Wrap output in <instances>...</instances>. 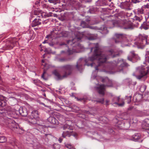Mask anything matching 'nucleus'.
<instances>
[{"instance_id":"obj_18","label":"nucleus","mask_w":149,"mask_h":149,"mask_svg":"<svg viewBox=\"0 0 149 149\" xmlns=\"http://www.w3.org/2000/svg\"><path fill=\"white\" fill-rule=\"evenodd\" d=\"M38 117V111L37 110L33 111L30 115V118L31 119H34L36 120L37 118Z\"/></svg>"},{"instance_id":"obj_38","label":"nucleus","mask_w":149,"mask_h":149,"mask_svg":"<svg viewBox=\"0 0 149 149\" xmlns=\"http://www.w3.org/2000/svg\"><path fill=\"white\" fill-rule=\"evenodd\" d=\"M88 24L85 21L81 22V26L83 28H87Z\"/></svg>"},{"instance_id":"obj_16","label":"nucleus","mask_w":149,"mask_h":149,"mask_svg":"<svg viewBox=\"0 0 149 149\" xmlns=\"http://www.w3.org/2000/svg\"><path fill=\"white\" fill-rule=\"evenodd\" d=\"M102 81L103 83H107V84L105 85V87H112L113 86V84L111 80L109 79L107 77L104 78H102Z\"/></svg>"},{"instance_id":"obj_62","label":"nucleus","mask_w":149,"mask_h":149,"mask_svg":"<svg viewBox=\"0 0 149 149\" xmlns=\"http://www.w3.org/2000/svg\"><path fill=\"white\" fill-rule=\"evenodd\" d=\"M146 20L145 21L146 22L148 23L149 24V17H148L147 18L145 17Z\"/></svg>"},{"instance_id":"obj_59","label":"nucleus","mask_w":149,"mask_h":149,"mask_svg":"<svg viewBox=\"0 0 149 149\" xmlns=\"http://www.w3.org/2000/svg\"><path fill=\"white\" fill-rule=\"evenodd\" d=\"M87 28H89L90 29H96V27H94V26H89L88 25V27Z\"/></svg>"},{"instance_id":"obj_22","label":"nucleus","mask_w":149,"mask_h":149,"mask_svg":"<svg viewBox=\"0 0 149 149\" xmlns=\"http://www.w3.org/2000/svg\"><path fill=\"white\" fill-rule=\"evenodd\" d=\"M6 97L2 96H0V106L4 107L6 104L7 100Z\"/></svg>"},{"instance_id":"obj_17","label":"nucleus","mask_w":149,"mask_h":149,"mask_svg":"<svg viewBox=\"0 0 149 149\" xmlns=\"http://www.w3.org/2000/svg\"><path fill=\"white\" fill-rule=\"evenodd\" d=\"M130 6V3L127 1L121 3L120 5V7L121 8L127 10H131Z\"/></svg>"},{"instance_id":"obj_9","label":"nucleus","mask_w":149,"mask_h":149,"mask_svg":"<svg viewBox=\"0 0 149 149\" xmlns=\"http://www.w3.org/2000/svg\"><path fill=\"white\" fill-rule=\"evenodd\" d=\"M112 102L113 104H116L120 107L123 106L125 104L123 100L120 99L119 97H113L112 99Z\"/></svg>"},{"instance_id":"obj_51","label":"nucleus","mask_w":149,"mask_h":149,"mask_svg":"<svg viewBox=\"0 0 149 149\" xmlns=\"http://www.w3.org/2000/svg\"><path fill=\"white\" fill-rule=\"evenodd\" d=\"M60 147V145L58 144H55L54 145L53 148L54 149H58Z\"/></svg>"},{"instance_id":"obj_5","label":"nucleus","mask_w":149,"mask_h":149,"mask_svg":"<svg viewBox=\"0 0 149 149\" xmlns=\"http://www.w3.org/2000/svg\"><path fill=\"white\" fill-rule=\"evenodd\" d=\"M7 123L8 127L14 132L19 134H21L24 131L23 128L19 126L18 124L14 120L9 119Z\"/></svg>"},{"instance_id":"obj_42","label":"nucleus","mask_w":149,"mask_h":149,"mask_svg":"<svg viewBox=\"0 0 149 149\" xmlns=\"http://www.w3.org/2000/svg\"><path fill=\"white\" fill-rule=\"evenodd\" d=\"M125 84L129 86L131 84H132V81L131 80L129 79H126L125 80Z\"/></svg>"},{"instance_id":"obj_47","label":"nucleus","mask_w":149,"mask_h":149,"mask_svg":"<svg viewBox=\"0 0 149 149\" xmlns=\"http://www.w3.org/2000/svg\"><path fill=\"white\" fill-rule=\"evenodd\" d=\"M48 1L50 3H52L54 4H56L58 2V1L57 0H48Z\"/></svg>"},{"instance_id":"obj_4","label":"nucleus","mask_w":149,"mask_h":149,"mask_svg":"<svg viewBox=\"0 0 149 149\" xmlns=\"http://www.w3.org/2000/svg\"><path fill=\"white\" fill-rule=\"evenodd\" d=\"M136 40L134 42L135 46L139 48H143L146 45L149 44V35L146 36L139 34L136 37Z\"/></svg>"},{"instance_id":"obj_11","label":"nucleus","mask_w":149,"mask_h":149,"mask_svg":"<svg viewBox=\"0 0 149 149\" xmlns=\"http://www.w3.org/2000/svg\"><path fill=\"white\" fill-rule=\"evenodd\" d=\"M115 36L117 39L115 40V42L116 43H121L122 40L124 39L126 37L125 35L122 33H116Z\"/></svg>"},{"instance_id":"obj_37","label":"nucleus","mask_w":149,"mask_h":149,"mask_svg":"<svg viewBox=\"0 0 149 149\" xmlns=\"http://www.w3.org/2000/svg\"><path fill=\"white\" fill-rule=\"evenodd\" d=\"M143 19V18L142 15H141L140 17L135 15L134 17V19H133V20H135L141 22Z\"/></svg>"},{"instance_id":"obj_39","label":"nucleus","mask_w":149,"mask_h":149,"mask_svg":"<svg viewBox=\"0 0 149 149\" xmlns=\"http://www.w3.org/2000/svg\"><path fill=\"white\" fill-rule=\"evenodd\" d=\"M145 61L146 62L149 63V50L146 52L145 56Z\"/></svg>"},{"instance_id":"obj_52","label":"nucleus","mask_w":149,"mask_h":149,"mask_svg":"<svg viewBox=\"0 0 149 149\" xmlns=\"http://www.w3.org/2000/svg\"><path fill=\"white\" fill-rule=\"evenodd\" d=\"M133 14L132 13L128 12L127 13H126V15L127 17H130L133 15Z\"/></svg>"},{"instance_id":"obj_60","label":"nucleus","mask_w":149,"mask_h":149,"mask_svg":"<svg viewBox=\"0 0 149 149\" xmlns=\"http://www.w3.org/2000/svg\"><path fill=\"white\" fill-rule=\"evenodd\" d=\"M101 30H102L103 31L107 30V27L104 26H103L102 27H101Z\"/></svg>"},{"instance_id":"obj_1","label":"nucleus","mask_w":149,"mask_h":149,"mask_svg":"<svg viewBox=\"0 0 149 149\" xmlns=\"http://www.w3.org/2000/svg\"><path fill=\"white\" fill-rule=\"evenodd\" d=\"M89 45L91 52L94 49L93 54L88 58L90 61H93L95 60H98L100 62L103 63L110 58H114L120 56L118 52L113 49L107 51L106 54H103L102 49L98 43H91Z\"/></svg>"},{"instance_id":"obj_30","label":"nucleus","mask_w":149,"mask_h":149,"mask_svg":"<svg viewBox=\"0 0 149 149\" xmlns=\"http://www.w3.org/2000/svg\"><path fill=\"white\" fill-rule=\"evenodd\" d=\"M44 13V12H42L41 10H35L34 12V14L35 15H38L40 14L41 16H40L41 17V18H42L43 17Z\"/></svg>"},{"instance_id":"obj_29","label":"nucleus","mask_w":149,"mask_h":149,"mask_svg":"<svg viewBox=\"0 0 149 149\" xmlns=\"http://www.w3.org/2000/svg\"><path fill=\"white\" fill-rule=\"evenodd\" d=\"M61 32V31L59 30H58L57 29H53V31L52 33V34L53 35L56 34V36H55V37L56 38L60 37L58 36H59Z\"/></svg>"},{"instance_id":"obj_54","label":"nucleus","mask_w":149,"mask_h":149,"mask_svg":"<svg viewBox=\"0 0 149 149\" xmlns=\"http://www.w3.org/2000/svg\"><path fill=\"white\" fill-rule=\"evenodd\" d=\"M66 58H62L59 59V61L60 62H64L67 61Z\"/></svg>"},{"instance_id":"obj_10","label":"nucleus","mask_w":149,"mask_h":149,"mask_svg":"<svg viewBox=\"0 0 149 149\" xmlns=\"http://www.w3.org/2000/svg\"><path fill=\"white\" fill-rule=\"evenodd\" d=\"M4 111L6 115H9L13 118H16V116L15 114V111H12L10 107H6L4 108Z\"/></svg>"},{"instance_id":"obj_28","label":"nucleus","mask_w":149,"mask_h":149,"mask_svg":"<svg viewBox=\"0 0 149 149\" xmlns=\"http://www.w3.org/2000/svg\"><path fill=\"white\" fill-rule=\"evenodd\" d=\"M47 120L51 123L55 124L58 123V120L54 117L50 116L47 119Z\"/></svg>"},{"instance_id":"obj_31","label":"nucleus","mask_w":149,"mask_h":149,"mask_svg":"<svg viewBox=\"0 0 149 149\" xmlns=\"http://www.w3.org/2000/svg\"><path fill=\"white\" fill-rule=\"evenodd\" d=\"M71 135L72 134L71 132L66 131L63 132L62 135V136L63 138H65L66 136L70 137L71 136Z\"/></svg>"},{"instance_id":"obj_57","label":"nucleus","mask_w":149,"mask_h":149,"mask_svg":"<svg viewBox=\"0 0 149 149\" xmlns=\"http://www.w3.org/2000/svg\"><path fill=\"white\" fill-rule=\"evenodd\" d=\"M72 135L71 136H73L74 137H76L77 136V134L76 133L74 132L73 131L71 132Z\"/></svg>"},{"instance_id":"obj_53","label":"nucleus","mask_w":149,"mask_h":149,"mask_svg":"<svg viewBox=\"0 0 149 149\" xmlns=\"http://www.w3.org/2000/svg\"><path fill=\"white\" fill-rule=\"evenodd\" d=\"M46 72V71L45 70H44L41 76V77L45 80H47V78H45L44 77V74H45Z\"/></svg>"},{"instance_id":"obj_50","label":"nucleus","mask_w":149,"mask_h":149,"mask_svg":"<svg viewBox=\"0 0 149 149\" xmlns=\"http://www.w3.org/2000/svg\"><path fill=\"white\" fill-rule=\"evenodd\" d=\"M76 99L78 101H83L84 102H85V101L86 100V99L85 98H76Z\"/></svg>"},{"instance_id":"obj_25","label":"nucleus","mask_w":149,"mask_h":149,"mask_svg":"<svg viewBox=\"0 0 149 149\" xmlns=\"http://www.w3.org/2000/svg\"><path fill=\"white\" fill-rule=\"evenodd\" d=\"M141 137V135L139 133H136L132 136V140L135 141H137Z\"/></svg>"},{"instance_id":"obj_61","label":"nucleus","mask_w":149,"mask_h":149,"mask_svg":"<svg viewBox=\"0 0 149 149\" xmlns=\"http://www.w3.org/2000/svg\"><path fill=\"white\" fill-rule=\"evenodd\" d=\"M90 21V20L88 18H86L85 20V22L88 24H89Z\"/></svg>"},{"instance_id":"obj_14","label":"nucleus","mask_w":149,"mask_h":149,"mask_svg":"<svg viewBox=\"0 0 149 149\" xmlns=\"http://www.w3.org/2000/svg\"><path fill=\"white\" fill-rule=\"evenodd\" d=\"M40 16H39L35 18L32 22L31 24L32 27H34L36 26H38L41 24V21Z\"/></svg>"},{"instance_id":"obj_48","label":"nucleus","mask_w":149,"mask_h":149,"mask_svg":"<svg viewBox=\"0 0 149 149\" xmlns=\"http://www.w3.org/2000/svg\"><path fill=\"white\" fill-rule=\"evenodd\" d=\"M97 60L98 61V65L97 66L95 67V70H98V67L100 66L102 64L104 63L106 61L104 62L103 63H100L99 62V61L98 60Z\"/></svg>"},{"instance_id":"obj_55","label":"nucleus","mask_w":149,"mask_h":149,"mask_svg":"<svg viewBox=\"0 0 149 149\" xmlns=\"http://www.w3.org/2000/svg\"><path fill=\"white\" fill-rule=\"evenodd\" d=\"M132 2L135 3H138L140 2L139 0H132Z\"/></svg>"},{"instance_id":"obj_35","label":"nucleus","mask_w":149,"mask_h":149,"mask_svg":"<svg viewBox=\"0 0 149 149\" xmlns=\"http://www.w3.org/2000/svg\"><path fill=\"white\" fill-rule=\"evenodd\" d=\"M52 136L50 134H45L44 136H43V138L45 139V141H47L52 137Z\"/></svg>"},{"instance_id":"obj_15","label":"nucleus","mask_w":149,"mask_h":149,"mask_svg":"<svg viewBox=\"0 0 149 149\" xmlns=\"http://www.w3.org/2000/svg\"><path fill=\"white\" fill-rule=\"evenodd\" d=\"M19 112L22 116L25 117L26 116L28 113V111L26 108L24 107H21L19 110Z\"/></svg>"},{"instance_id":"obj_21","label":"nucleus","mask_w":149,"mask_h":149,"mask_svg":"<svg viewBox=\"0 0 149 149\" xmlns=\"http://www.w3.org/2000/svg\"><path fill=\"white\" fill-rule=\"evenodd\" d=\"M105 87V84L101 85L99 87L97 88V91L99 94L104 95V90Z\"/></svg>"},{"instance_id":"obj_44","label":"nucleus","mask_w":149,"mask_h":149,"mask_svg":"<svg viewBox=\"0 0 149 149\" xmlns=\"http://www.w3.org/2000/svg\"><path fill=\"white\" fill-rule=\"evenodd\" d=\"M70 127V125L66 124L64 125L62 127V128L63 130H65L67 129H69Z\"/></svg>"},{"instance_id":"obj_40","label":"nucleus","mask_w":149,"mask_h":149,"mask_svg":"<svg viewBox=\"0 0 149 149\" xmlns=\"http://www.w3.org/2000/svg\"><path fill=\"white\" fill-rule=\"evenodd\" d=\"M146 89V86L145 85H141L140 88V91L142 93Z\"/></svg>"},{"instance_id":"obj_41","label":"nucleus","mask_w":149,"mask_h":149,"mask_svg":"<svg viewBox=\"0 0 149 149\" xmlns=\"http://www.w3.org/2000/svg\"><path fill=\"white\" fill-rule=\"evenodd\" d=\"M144 10L143 8H139L137 9V13L138 14H142L144 13Z\"/></svg>"},{"instance_id":"obj_24","label":"nucleus","mask_w":149,"mask_h":149,"mask_svg":"<svg viewBox=\"0 0 149 149\" xmlns=\"http://www.w3.org/2000/svg\"><path fill=\"white\" fill-rule=\"evenodd\" d=\"M37 124L38 128L42 132H45L48 131V128L47 126L42 124Z\"/></svg>"},{"instance_id":"obj_12","label":"nucleus","mask_w":149,"mask_h":149,"mask_svg":"<svg viewBox=\"0 0 149 149\" xmlns=\"http://www.w3.org/2000/svg\"><path fill=\"white\" fill-rule=\"evenodd\" d=\"M52 73L55 76L56 79L57 80H61L65 78H66L64 73L63 75H61L56 70H54L52 72Z\"/></svg>"},{"instance_id":"obj_64","label":"nucleus","mask_w":149,"mask_h":149,"mask_svg":"<svg viewBox=\"0 0 149 149\" xmlns=\"http://www.w3.org/2000/svg\"><path fill=\"white\" fill-rule=\"evenodd\" d=\"M39 3H40L39 1H36L35 3V4L38 6V5H39Z\"/></svg>"},{"instance_id":"obj_20","label":"nucleus","mask_w":149,"mask_h":149,"mask_svg":"<svg viewBox=\"0 0 149 149\" xmlns=\"http://www.w3.org/2000/svg\"><path fill=\"white\" fill-rule=\"evenodd\" d=\"M142 128L143 129L147 130L149 129V119H145L142 125Z\"/></svg>"},{"instance_id":"obj_19","label":"nucleus","mask_w":149,"mask_h":149,"mask_svg":"<svg viewBox=\"0 0 149 149\" xmlns=\"http://www.w3.org/2000/svg\"><path fill=\"white\" fill-rule=\"evenodd\" d=\"M96 5L97 6H104L109 4L106 0H98L96 2Z\"/></svg>"},{"instance_id":"obj_34","label":"nucleus","mask_w":149,"mask_h":149,"mask_svg":"<svg viewBox=\"0 0 149 149\" xmlns=\"http://www.w3.org/2000/svg\"><path fill=\"white\" fill-rule=\"evenodd\" d=\"M122 125L123 126V127L122 128L125 130H127L129 128L130 125V124L127 122L122 123Z\"/></svg>"},{"instance_id":"obj_63","label":"nucleus","mask_w":149,"mask_h":149,"mask_svg":"<svg viewBox=\"0 0 149 149\" xmlns=\"http://www.w3.org/2000/svg\"><path fill=\"white\" fill-rule=\"evenodd\" d=\"M52 34H49L48 35H47V36L46 37V38H51L52 36Z\"/></svg>"},{"instance_id":"obj_3","label":"nucleus","mask_w":149,"mask_h":149,"mask_svg":"<svg viewBox=\"0 0 149 149\" xmlns=\"http://www.w3.org/2000/svg\"><path fill=\"white\" fill-rule=\"evenodd\" d=\"M108 23L111 25L110 28L118 26L121 29L125 30H132L134 28L132 23L126 19L122 20L118 25L117 21L112 20L108 21Z\"/></svg>"},{"instance_id":"obj_58","label":"nucleus","mask_w":149,"mask_h":149,"mask_svg":"<svg viewBox=\"0 0 149 149\" xmlns=\"http://www.w3.org/2000/svg\"><path fill=\"white\" fill-rule=\"evenodd\" d=\"M68 54L70 55L73 54V52L72 50L68 49Z\"/></svg>"},{"instance_id":"obj_33","label":"nucleus","mask_w":149,"mask_h":149,"mask_svg":"<svg viewBox=\"0 0 149 149\" xmlns=\"http://www.w3.org/2000/svg\"><path fill=\"white\" fill-rule=\"evenodd\" d=\"M68 32L66 31H61L60 33V34L59 36L60 37H67L68 36Z\"/></svg>"},{"instance_id":"obj_6","label":"nucleus","mask_w":149,"mask_h":149,"mask_svg":"<svg viewBox=\"0 0 149 149\" xmlns=\"http://www.w3.org/2000/svg\"><path fill=\"white\" fill-rule=\"evenodd\" d=\"M149 67L146 66H139L137 68V72L139 74L136 76V77L139 79L146 76L148 73Z\"/></svg>"},{"instance_id":"obj_8","label":"nucleus","mask_w":149,"mask_h":149,"mask_svg":"<svg viewBox=\"0 0 149 149\" xmlns=\"http://www.w3.org/2000/svg\"><path fill=\"white\" fill-rule=\"evenodd\" d=\"M18 44V43L16 38L12 39L10 41L7 42L6 44V49H11Z\"/></svg>"},{"instance_id":"obj_2","label":"nucleus","mask_w":149,"mask_h":149,"mask_svg":"<svg viewBox=\"0 0 149 149\" xmlns=\"http://www.w3.org/2000/svg\"><path fill=\"white\" fill-rule=\"evenodd\" d=\"M85 61V60H83L81 58L77 62L75 66L72 65L67 64L61 66V68L63 71L64 73L67 77L68 76L71 74L75 67L78 70H81L82 69V66L84 65V62Z\"/></svg>"},{"instance_id":"obj_36","label":"nucleus","mask_w":149,"mask_h":149,"mask_svg":"<svg viewBox=\"0 0 149 149\" xmlns=\"http://www.w3.org/2000/svg\"><path fill=\"white\" fill-rule=\"evenodd\" d=\"M7 141V138L4 136H0V143H4Z\"/></svg>"},{"instance_id":"obj_23","label":"nucleus","mask_w":149,"mask_h":149,"mask_svg":"<svg viewBox=\"0 0 149 149\" xmlns=\"http://www.w3.org/2000/svg\"><path fill=\"white\" fill-rule=\"evenodd\" d=\"M142 95L139 93H136L133 97V100L136 102H139L142 98Z\"/></svg>"},{"instance_id":"obj_26","label":"nucleus","mask_w":149,"mask_h":149,"mask_svg":"<svg viewBox=\"0 0 149 149\" xmlns=\"http://www.w3.org/2000/svg\"><path fill=\"white\" fill-rule=\"evenodd\" d=\"M98 11L97 8L95 7L91 6L89 7V9L87 11L88 13L91 14L95 13Z\"/></svg>"},{"instance_id":"obj_7","label":"nucleus","mask_w":149,"mask_h":149,"mask_svg":"<svg viewBox=\"0 0 149 149\" xmlns=\"http://www.w3.org/2000/svg\"><path fill=\"white\" fill-rule=\"evenodd\" d=\"M117 65L118 66L117 70V71L118 72H123L125 68L130 66L128 63L124 61L123 59L118 61L117 63Z\"/></svg>"},{"instance_id":"obj_32","label":"nucleus","mask_w":149,"mask_h":149,"mask_svg":"<svg viewBox=\"0 0 149 149\" xmlns=\"http://www.w3.org/2000/svg\"><path fill=\"white\" fill-rule=\"evenodd\" d=\"M33 83L39 87H41V85L43 84L42 82L38 79L34 80H33Z\"/></svg>"},{"instance_id":"obj_49","label":"nucleus","mask_w":149,"mask_h":149,"mask_svg":"<svg viewBox=\"0 0 149 149\" xmlns=\"http://www.w3.org/2000/svg\"><path fill=\"white\" fill-rule=\"evenodd\" d=\"M104 98H102V99H98V100H97L96 101L97 102L101 103L102 104H103L104 103Z\"/></svg>"},{"instance_id":"obj_46","label":"nucleus","mask_w":149,"mask_h":149,"mask_svg":"<svg viewBox=\"0 0 149 149\" xmlns=\"http://www.w3.org/2000/svg\"><path fill=\"white\" fill-rule=\"evenodd\" d=\"M65 146L67 148L70 149H76L74 148L71 144H68L65 145Z\"/></svg>"},{"instance_id":"obj_45","label":"nucleus","mask_w":149,"mask_h":149,"mask_svg":"<svg viewBox=\"0 0 149 149\" xmlns=\"http://www.w3.org/2000/svg\"><path fill=\"white\" fill-rule=\"evenodd\" d=\"M132 96H126L125 99L127 100V103L129 104L131 101Z\"/></svg>"},{"instance_id":"obj_56","label":"nucleus","mask_w":149,"mask_h":149,"mask_svg":"<svg viewBox=\"0 0 149 149\" xmlns=\"http://www.w3.org/2000/svg\"><path fill=\"white\" fill-rule=\"evenodd\" d=\"M145 97L148 99H149V92H148L146 93L145 95Z\"/></svg>"},{"instance_id":"obj_27","label":"nucleus","mask_w":149,"mask_h":149,"mask_svg":"<svg viewBox=\"0 0 149 149\" xmlns=\"http://www.w3.org/2000/svg\"><path fill=\"white\" fill-rule=\"evenodd\" d=\"M149 24L148 23L145 21L144 22L140 27V29H144L145 30H147L149 29Z\"/></svg>"},{"instance_id":"obj_13","label":"nucleus","mask_w":149,"mask_h":149,"mask_svg":"<svg viewBox=\"0 0 149 149\" xmlns=\"http://www.w3.org/2000/svg\"><path fill=\"white\" fill-rule=\"evenodd\" d=\"M138 57L137 54L135 53V51H132L130 52L127 57V59L129 61L133 62L134 59H136Z\"/></svg>"},{"instance_id":"obj_43","label":"nucleus","mask_w":149,"mask_h":149,"mask_svg":"<svg viewBox=\"0 0 149 149\" xmlns=\"http://www.w3.org/2000/svg\"><path fill=\"white\" fill-rule=\"evenodd\" d=\"M125 15V13L123 11H121L118 14H117L116 16L118 17H123Z\"/></svg>"}]
</instances>
